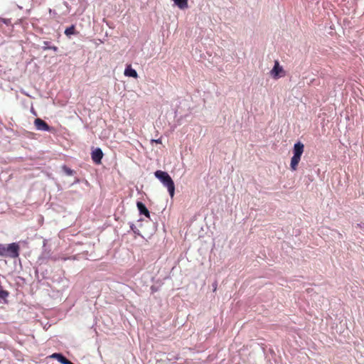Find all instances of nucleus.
<instances>
[{"mask_svg": "<svg viewBox=\"0 0 364 364\" xmlns=\"http://www.w3.org/2000/svg\"><path fill=\"white\" fill-rule=\"evenodd\" d=\"M173 1L177 5V6L181 9H187L188 6V0H173Z\"/></svg>", "mask_w": 364, "mask_h": 364, "instance_id": "10", "label": "nucleus"}, {"mask_svg": "<svg viewBox=\"0 0 364 364\" xmlns=\"http://www.w3.org/2000/svg\"><path fill=\"white\" fill-rule=\"evenodd\" d=\"M34 124L38 130L49 132L51 129L50 126L45 121L40 118L35 119Z\"/></svg>", "mask_w": 364, "mask_h": 364, "instance_id": "5", "label": "nucleus"}, {"mask_svg": "<svg viewBox=\"0 0 364 364\" xmlns=\"http://www.w3.org/2000/svg\"><path fill=\"white\" fill-rule=\"evenodd\" d=\"M43 49L44 50H53V51L56 52L58 51V48L57 46H52L50 47H43Z\"/></svg>", "mask_w": 364, "mask_h": 364, "instance_id": "14", "label": "nucleus"}, {"mask_svg": "<svg viewBox=\"0 0 364 364\" xmlns=\"http://www.w3.org/2000/svg\"><path fill=\"white\" fill-rule=\"evenodd\" d=\"M124 75L128 76V77H132L134 78L138 77V74H137L136 71L132 68L131 65H127L125 70H124Z\"/></svg>", "mask_w": 364, "mask_h": 364, "instance_id": "8", "label": "nucleus"}, {"mask_svg": "<svg viewBox=\"0 0 364 364\" xmlns=\"http://www.w3.org/2000/svg\"><path fill=\"white\" fill-rule=\"evenodd\" d=\"M70 364H74V363L70 361Z\"/></svg>", "mask_w": 364, "mask_h": 364, "instance_id": "17", "label": "nucleus"}, {"mask_svg": "<svg viewBox=\"0 0 364 364\" xmlns=\"http://www.w3.org/2000/svg\"><path fill=\"white\" fill-rule=\"evenodd\" d=\"M271 74L274 79H278L279 77L284 75V71L277 60L275 61L274 68L271 70Z\"/></svg>", "mask_w": 364, "mask_h": 364, "instance_id": "4", "label": "nucleus"}, {"mask_svg": "<svg viewBox=\"0 0 364 364\" xmlns=\"http://www.w3.org/2000/svg\"><path fill=\"white\" fill-rule=\"evenodd\" d=\"M92 159L96 164H100L103 157V153L101 149L97 148L92 152Z\"/></svg>", "mask_w": 364, "mask_h": 364, "instance_id": "6", "label": "nucleus"}, {"mask_svg": "<svg viewBox=\"0 0 364 364\" xmlns=\"http://www.w3.org/2000/svg\"><path fill=\"white\" fill-rule=\"evenodd\" d=\"M75 31V26L73 25H72L71 26H70L65 29V34L66 36H69L70 35L74 34Z\"/></svg>", "mask_w": 364, "mask_h": 364, "instance_id": "12", "label": "nucleus"}, {"mask_svg": "<svg viewBox=\"0 0 364 364\" xmlns=\"http://www.w3.org/2000/svg\"><path fill=\"white\" fill-rule=\"evenodd\" d=\"M5 248L6 245L3 244H0V257H3L5 255Z\"/></svg>", "mask_w": 364, "mask_h": 364, "instance_id": "13", "label": "nucleus"}, {"mask_svg": "<svg viewBox=\"0 0 364 364\" xmlns=\"http://www.w3.org/2000/svg\"><path fill=\"white\" fill-rule=\"evenodd\" d=\"M43 47H50V46H49V42H48V41H44V42H43Z\"/></svg>", "mask_w": 364, "mask_h": 364, "instance_id": "16", "label": "nucleus"}, {"mask_svg": "<svg viewBox=\"0 0 364 364\" xmlns=\"http://www.w3.org/2000/svg\"><path fill=\"white\" fill-rule=\"evenodd\" d=\"M50 358L58 360L62 364H70V361L61 353H54L50 355Z\"/></svg>", "mask_w": 364, "mask_h": 364, "instance_id": "7", "label": "nucleus"}, {"mask_svg": "<svg viewBox=\"0 0 364 364\" xmlns=\"http://www.w3.org/2000/svg\"><path fill=\"white\" fill-rule=\"evenodd\" d=\"M155 176L166 186L168 189L171 198L174 196L175 185L171 177L167 172L158 170L154 173Z\"/></svg>", "mask_w": 364, "mask_h": 364, "instance_id": "1", "label": "nucleus"}, {"mask_svg": "<svg viewBox=\"0 0 364 364\" xmlns=\"http://www.w3.org/2000/svg\"><path fill=\"white\" fill-rule=\"evenodd\" d=\"M136 206L140 214L144 215L146 218H150L149 211L143 203L137 202Z\"/></svg>", "mask_w": 364, "mask_h": 364, "instance_id": "9", "label": "nucleus"}, {"mask_svg": "<svg viewBox=\"0 0 364 364\" xmlns=\"http://www.w3.org/2000/svg\"><path fill=\"white\" fill-rule=\"evenodd\" d=\"M304 151V145L301 141L294 144L293 147V156L291 159L290 168L294 171L297 170L301 157Z\"/></svg>", "mask_w": 364, "mask_h": 364, "instance_id": "2", "label": "nucleus"}, {"mask_svg": "<svg viewBox=\"0 0 364 364\" xmlns=\"http://www.w3.org/2000/svg\"><path fill=\"white\" fill-rule=\"evenodd\" d=\"M62 169L64 171V173L68 176H73L75 173L74 170L70 168L65 165L62 166Z\"/></svg>", "mask_w": 364, "mask_h": 364, "instance_id": "11", "label": "nucleus"}, {"mask_svg": "<svg viewBox=\"0 0 364 364\" xmlns=\"http://www.w3.org/2000/svg\"><path fill=\"white\" fill-rule=\"evenodd\" d=\"M151 142L152 143H156V144H161V139H152Z\"/></svg>", "mask_w": 364, "mask_h": 364, "instance_id": "15", "label": "nucleus"}, {"mask_svg": "<svg viewBox=\"0 0 364 364\" xmlns=\"http://www.w3.org/2000/svg\"><path fill=\"white\" fill-rule=\"evenodd\" d=\"M20 255V246L16 242L10 243L6 245L5 255L4 257L16 259Z\"/></svg>", "mask_w": 364, "mask_h": 364, "instance_id": "3", "label": "nucleus"}]
</instances>
